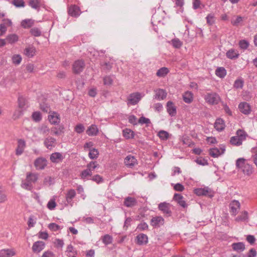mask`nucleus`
Here are the masks:
<instances>
[{
  "label": "nucleus",
  "instance_id": "680f3d73",
  "mask_svg": "<svg viewBox=\"0 0 257 257\" xmlns=\"http://www.w3.org/2000/svg\"><path fill=\"white\" fill-rule=\"evenodd\" d=\"M243 81L241 79L236 80L234 83V87L238 89L243 87Z\"/></svg>",
  "mask_w": 257,
  "mask_h": 257
},
{
  "label": "nucleus",
  "instance_id": "f704fd0d",
  "mask_svg": "<svg viewBox=\"0 0 257 257\" xmlns=\"http://www.w3.org/2000/svg\"><path fill=\"white\" fill-rule=\"evenodd\" d=\"M209 154L213 158H217L221 155L220 150L217 148L210 149L209 150Z\"/></svg>",
  "mask_w": 257,
  "mask_h": 257
},
{
  "label": "nucleus",
  "instance_id": "3c124183",
  "mask_svg": "<svg viewBox=\"0 0 257 257\" xmlns=\"http://www.w3.org/2000/svg\"><path fill=\"white\" fill-rule=\"evenodd\" d=\"M239 46L243 50L246 49L249 46V43L245 40H241L239 42Z\"/></svg>",
  "mask_w": 257,
  "mask_h": 257
},
{
  "label": "nucleus",
  "instance_id": "20e7f679",
  "mask_svg": "<svg viewBox=\"0 0 257 257\" xmlns=\"http://www.w3.org/2000/svg\"><path fill=\"white\" fill-rule=\"evenodd\" d=\"M85 63L82 60H78L74 62L72 66L73 72L75 74H79L84 69Z\"/></svg>",
  "mask_w": 257,
  "mask_h": 257
},
{
  "label": "nucleus",
  "instance_id": "bb28decb",
  "mask_svg": "<svg viewBox=\"0 0 257 257\" xmlns=\"http://www.w3.org/2000/svg\"><path fill=\"white\" fill-rule=\"evenodd\" d=\"M15 254L13 249H2L0 251V257H11Z\"/></svg>",
  "mask_w": 257,
  "mask_h": 257
},
{
  "label": "nucleus",
  "instance_id": "c03bdc74",
  "mask_svg": "<svg viewBox=\"0 0 257 257\" xmlns=\"http://www.w3.org/2000/svg\"><path fill=\"white\" fill-rule=\"evenodd\" d=\"M21 187L26 190L31 191L33 188V184H31L26 180L25 181H23L21 185Z\"/></svg>",
  "mask_w": 257,
  "mask_h": 257
},
{
  "label": "nucleus",
  "instance_id": "c85d7f7f",
  "mask_svg": "<svg viewBox=\"0 0 257 257\" xmlns=\"http://www.w3.org/2000/svg\"><path fill=\"white\" fill-rule=\"evenodd\" d=\"M35 52L36 49L33 47H27L24 50L25 55L29 58L33 57L35 55Z\"/></svg>",
  "mask_w": 257,
  "mask_h": 257
},
{
  "label": "nucleus",
  "instance_id": "1a4fd4ad",
  "mask_svg": "<svg viewBox=\"0 0 257 257\" xmlns=\"http://www.w3.org/2000/svg\"><path fill=\"white\" fill-rule=\"evenodd\" d=\"M68 14L74 17H78L80 13V9L79 7L76 5H71L68 8Z\"/></svg>",
  "mask_w": 257,
  "mask_h": 257
},
{
  "label": "nucleus",
  "instance_id": "79ce46f5",
  "mask_svg": "<svg viewBox=\"0 0 257 257\" xmlns=\"http://www.w3.org/2000/svg\"><path fill=\"white\" fill-rule=\"evenodd\" d=\"M18 39L19 37L16 34L9 35L6 38V40L8 42L11 44L17 42L18 41Z\"/></svg>",
  "mask_w": 257,
  "mask_h": 257
},
{
  "label": "nucleus",
  "instance_id": "f03ea898",
  "mask_svg": "<svg viewBox=\"0 0 257 257\" xmlns=\"http://www.w3.org/2000/svg\"><path fill=\"white\" fill-rule=\"evenodd\" d=\"M171 206L170 203L164 202L160 203L158 205V209L164 214L165 216L169 217L172 215V211L171 210Z\"/></svg>",
  "mask_w": 257,
  "mask_h": 257
},
{
  "label": "nucleus",
  "instance_id": "864d4df0",
  "mask_svg": "<svg viewBox=\"0 0 257 257\" xmlns=\"http://www.w3.org/2000/svg\"><path fill=\"white\" fill-rule=\"evenodd\" d=\"M158 136L162 140H167L169 138V133L165 131H160L158 133Z\"/></svg>",
  "mask_w": 257,
  "mask_h": 257
},
{
  "label": "nucleus",
  "instance_id": "0eeeda50",
  "mask_svg": "<svg viewBox=\"0 0 257 257\" xmlns=\"http://www.w3.org/2000/svg\"><path fill=\"white\" fill-rule=\"evenodd\" d=\"M194 193L198 196H208L210 198L213 197L211 190L208 188H198L195 189L194 190Z\"/></svg>",
  "mask_w": 257,
  "mask_h": 257
},
{
  "label": "nucleus",
  "instance_id": "37998d69",
  "mask_svg": "<svg viewBox=\"0 0 257 257\" xmlns=\"http://www.w3.org/2000/svg\"><path fill=\"white\" fill-rule=\"evenodd\" d=\"M64 127L63 125L59 126L58 128L54 127L52 128V132L56 136H59L64 132Z\"/></svg>",
  "mask_w": 257,
  "mask_h": 257
},
{
  "label": "nucleus",
  "instance_id": "de8ad7c7",
  "mask_svg": "<svg viewBox=\"0 0 257 257\" xmlns=\"http://www.w3.org/2000/svg\"><path fill=\"white\" fill-rule=\"evenodd\" d=\"M30 33L32 35L35 37H39L42 34L41 30L36 27L32 28L30 31Z\"/></svg>",
  "mask_w": 257,
  "mask_h": 257
},
{
  "label": "nucleus",
  "instance_id": "aec40b11",
  "mask_svg": "<svg viewBox=\"0 0 257 257\" xmlns=\"http://www.w3.org/2000/svg\"><path fill=\"white\" fill-rule=\"evenodd\" d=\"M123 204L127 207H132L137 205V201L134 197H127L124 199Z\"/></svg>",
  "mask_w": 257,
  "mask_h": 257
},
{
  "label": "nucleus",
  "instance_id": "338daca9",
  "mask_svg": "<svg viewBox=\"0 0 257 257\" xmlns=\"http://www.w3.org/2000/svg\"><path fill=\"white\" fill-rule=\"evenodd\" d=\"M101 65L103 67V69L109 70L112 68V63L109 62H104L103 64H101Z\"/></svg>",
  "mask_w": 257,
  "mask_h": 257
},
{
  "label": "nucleus",
  "instance_id": "b1692460",
  "mask_svg": "<svg viewBox=\"0 0 257 257\" xmlns=\"http://www.w3.org/2000/svg\"><path fill=\"white\" fill-rule=\"evenodd\" d=\"M18 101L19 107L20 108L25 109L28 107V101L24 96H20Z\"/></svg>",
  "mask_w": 257,
  "mask_h": 257
},
{
  "label": "nucleus",
  "instance_id": "2eb2a0df",
  "mask_svg": "<svg viewBox=\"0 0 257 257\" xmlns=\"http://www.w3.org/2000/svg\"><path fill=\"white\" fill-rule=\"evenodd\" d=\"M64 159L62 154L60 153L55 152L52 153L50 159L51 161L54 163H58L61 162Z\"/></svg>",
  "mask_w": 257,
  "mask_h": 257
},
{
  "label": "nucleus",
  "instance_id": "603ef678",
  "mask_svg": "<svg viewBox=\"0 0 257 257\" xmlns=\"http://www.w3.org/2000/svg\"><path fill=\"white\" fill-rule=\"evenodd\" d=\"M171 42L172 45L175 48H180L182 45V43L178 39H174Z\"/></svg>",
  "mask_w": 257,
  "mask_h": 257
},
{
  "label": "nucleus",
  "instance_id": "72a5a7b5",
  "mask_svg": "<svg viewBox=\"0 0 257 257\" xmlns=\"http://www.w3.org/2000/svg\"><path fill=\"white\" fill-rule=\"evenodd\" d=\"M123 136L126 139H133L134 137V132L128 128L123 131Z\"/></svg>",
  "mask_w": 257,
  "mask_h": 257
},
{
  "label": "nucleus",
  "instance_id": "393cba45",
  "mask_svg": "<svg viewBox=\"0 0 257 257\" xmlns=\"http://www.w3.org/2000/svg\"><path fill=\"white\" fill-rule=\"evenodd\" d=\"M214 127L218 131H221L225 127L224 120L221 118H217L214 123Z\"/></svg>",
  "mask_w": 257,
  "mask_h": 257
},
{
  "label": "nucleus",
  "instance_id": "ddd939ff",
  "mask_svg": "<svg viewBox=\"0 0 257 257\" xmlns=\"http://www.w3.org/2000/svg\"><path fill=\"white\" fill-rule=\"evenodd\" d=\"M173 200L177 202L179 205L183 208H186L187 206L185 200H183V196L178 193H175L173 197Z\"/></svg>",
  "mask_w": 257,
  "mask_h": 257
},
{
  "label": "nucleus",
  "instance_id": "473e14b6",
  "mask_svg": "<svg viewBox=\"0 0 257 257\" xmlns=\"http://www.w3.org/2000/svg\"><path fill=\"white\" fill-rule=\"evenodd\" d=\"M76 192L74 189L69 190L66 194V201L68 203H70L72 199L75 196Z\"/></svg>",
  "mask_w": 257,
  "mask_h": 257
},
{
  "label": "nucleus",
  "instance_id": "69168bd1",
  "mask_svg": "<svg viewBox=\"0 0 257 257\" xmlns=\"http://www.w3.org/2000/svg\"><path fill=\"white\" fill-rule=\"evenodd\" d=\"M56 203L55 200H53V199L50 200L47 204V207L50 210L54 209L56 207Z\"/></svg>",
  "mask_w": 257,
  "mask_h": 257
},
{
  "label": "nucleus",
  "instance_id": "09e8293b",
  "mask_svg": "<svg viewBox=\"0 0 257 257\" xmlns=\"http://www.w3.org/2000/svg\"><path fill=\"white\" fill-rule=\"evenodd\" d=\"M48 118L50 123L53 124H57L60 121V119L57 115H50Z\"/></svg>",
  "mask_w": 257,
  "mask_h": 257
},
{
  "label": "nucleus",
  "instance_id": "2f4dec72",
  "mask_svg": "<svg viewBox=\"0 0 257 257\" xmlns=\"http://www.w3.org/2000/svg\"><path fill=\"white\" fill-rule=\"evenodd\" d=\"M236 136L243 142L246 139L247 134L244 130L239 129L236 131Z\"/></svg>",
  "mask_w": 257,
  "mask_h": 257
},
{
  "label": "nucleus",
  "instance_id": "a211bd4d",
  "mask_svg": "<svg viewBox=\"0 0 257 257\" xmlns=\"http://www.w3.org/2000/svg\"><path fill=\"white\" fill-rule=\"evenodd\" d=\"M155 98L158 100H163L166 97L167 93L166 91L163 89H158L155 90Z\"/></svg>",
  "mask_w": 257,
  "mask_h": 257
},
{
  "label": "nucleus",
  "instance_id": "4d7b16f0",
  "mask_svg": "<svg viewBox=\"0 0 257 257\" xmlns=\"http://www.w3.org/2000/svg\"><path fill=\"white\" fill-rule=\"evenodd\" d=\"M32 118L35 121H39L41 120L42 117L40 112L36 111L33 113Z\"/></svg>",
  "mask_w": 257,
  "mask_h": 257
},
{
  "label": "nucleus",
  "instance_id": "a18cd8bd",
  "mask_svg": "<svg viewBox=\"0 0 257 257\" xmlns=\"http://www.w3.org/2000/svg\"><path fill=\"white\" fill-rule=\"evenodd\" d=\"M99 155L98 151L95 149H92L90 150L88 156L91 159H95L98 157Z\"/></svg>",
  "mask_w": 257,
  "mask_h": 257
},
{
  "label": "nucleus",
  "instance_id": "052dcab7",
  "mask_svg": "<svg viewBox=\"0 0 257 257\" xmlns=\"http://www.w3.org/2000/svg\"><path fill=\"white\" fill-rule=\"evenodd\" d=\"M49 228L52 230L56 231L60 229V226L55 223H51L48 225Z\"/></svg>",
  "mask_w": 257,
  "mask_h": 257
},
{
  "label": "nucleus",
  "instance_id": "bf43d9fd",
  "mask_svg": "<svg viewBox=\"0 0 257 257\" xmlns=\"http://www.w3.org/2000/svg\"><path fill=\"white\" fill-rule=\"evenodd\" d=\"M195 162L198 164H199V165H202V166H206V165H207L208 164L207 160H205V159L202 158L201 157L195 160Z\"/></svg>",
  "mask_w": 257,
  "mask_h": 257
},
{
  "label": "nucleus",
  "instance_id": "e433bc0d",
  "mask_svg": "<svg viewBox=\"0 0 257 257\" xmlns=\"http://www.w3.org/2000/svg\"><path fill=\"white\" fill-rule=\"evenodd\" d=\"M230 143L231 145L239 146L242 145V141L238 139L236 136L232 137L230 140Z\"/></svg>",
  "mask_w": 257,
  "mask_h": 257
},
{
  "label": "nucleus",
  "instance_id": "dca6fc26",
  "mask_svg": "<svg viewBox=\"0 0 257 257\" xmlns=\"http://www.w3.org/2000/svg\"><path fill=\"white\" fill-rule=\"evenodd\" d=\"M39 175L37 173L28 172L26 174V180L31 184L35 183L38 179Z\"/></svg>",
  "mask_w": 257,
  "mask_h": 257
},
{
  "label": "nucleus",
  "instance_id": "5701e85b",
  "mask_svg": "<svg viewBox=\"0 0 257 257\" xmlns=\"http://www.w3.org/2000/svg\"><path fill=\"white\" fill-rule=\"evenodd\" d=\"M86 133L89 136H95L97 135L98 129L96 125L92 124L88 128Z\"/></svg>",
  "mask_w": 257,
  "mask_h": 257
},
{
  "label": "nucleus",
  "instance_id": "39448f33",
  "mask_svg": "<svg viewBox=\"0 0 257 257\" xmlns=\"http://www.w3.org/2000/svg\"><path fill=\"white\" fill-rule=\"evenodd\" d=\"M207 102L211 104H217L220 100V97L216 93H207L205 96Z\"/></svg>",
  "mask_w": 257,
  "mask_h": 257
},
{
  "label": "nucleus",
  "instance_id": "9d476101",
  "mask_svg": "<svg viewBox=\"0 0 257 257\" xmlns=\"http://www.w3.org/2000/svg\"><path fill=\"white\" fill-rule=\"evenodd\" d=\"M166 107L167 111L170 115H171V116H174L176 115V107L172 101H168L167 103Z\"/></svg>",
  "mask_w": 257,
  "mask_h": 257
},
{
  "label": "nucleus",
  "instance_id": "412c9836",
  "mask_svg": "<svg viewBox=\"0 0 257 257\" xmlns=\"http://www.w3.org/2000/svg\"><path fill=\"white\" fill-rule=\"evenodd\" d=\"M56 143V139L51 137H49L45 139L44 144L45 147L51 150L53 147H54Z\"/></svg>",
  "mask_w": 257,
  "mask_h": 257
},
{
  "label": "nucleus",
  "instance_id": "ea45409f",
  "mask_svg": "<svg viewBox=\"0 0 257 257\" xmlns=\"http://www.w3.org/2000/svg\"><path fill=\"white\" fill-rule=\"evenodd\" d=\"M102 241L105 245L109 244L112 242V237L109 234H105L102 237Z\"/></svg>",
  "mask_w": 257,
  "mask_h": 257
},
{
  "label": "nucleus",
  "instance_id": "9b49d317",
  "mask_svg": "<svg viewBox=\"0 0 257 257\" xmlns=\"http://www.w3.org/2000/svg\"><path fill=\"white\" fill-rule=\"evenodd\" d=\"M26 147V142L23 139H19L18 140V146L16 150V154L18 156L23 154L24 149Z\"/></svg>",
  "mask_w": 257,
  "mask_h": 257
},
{
  "label": "nucleus",
  "instance_id": "cd10ccee",
  "mask_svg": "<svg viewBox=\"0 0 257 257\" xmlns=\"http://www.w3.org/2000/svg\"><path fill=\"white\" fill-rule=\"evenodd\" d=\"M239 53L237 51L234 49H230L226 52V56L230 59L237 58L239 57Z\"/></svg>",
  "mask_w": 257,
  "mask_h": 257
},
{
  "label": "nucleus",
  "instance_id": "f257e3e1",
  "mask_svg": "<svg viewBox=\"0 0 257 257\" xmlns=\"http://www.w3.org/2000/svg\"><path fill=\"white\" fill-rule=\"evenodd\" d=\"M236 166L240 169L244 174L247 176H250L253 172L252 166L246 162L243 158H239L236 160Z\"/></svg>",
  "mask_w": 257,
  "mask_h": 257
},
{
  "label": "nucleus",
  "instance_id": "f3484780",
  "mask_svg": "<svg viewBox=\"0 0 257 257\" xmlns=\"http://www.w3.org/2000/svg\"><path fill=\"white\" fill-rule=\"evenodd\" d=\"M124 164L127 167H132L137 164V161L134 156L128 155L124 159Z\"/></svg>",
  "mask_w": 257,
  "mask_h": 257
},
{
  "label": "nucleus",
  "instance_id": "a19ab883",
  "mask_svg": "<svg viewBox=\"0 0 257 257\" xmlns=\"http://www.w3.org/2000/svg\"><path fill=\"white\" fill-rule=\"evenodd\" d=\"M168 72L169 70L167 68L162 67L157 71L156 75L159 77H164L167 75Z\"/></svg>",
  "mask_w": 257,
  "mask_h": 257
},
{
  "label": "nucleus",
  "instance_id": "8fccbe9b",
  "mask_svg": "<svg viewBox=\"0 0 257 257\" xmlns=\"http://www.w3.org/2000/svg\"><path fill=\"white\" fill-rule=\"evenodd\" d=\"M90 170L87 169L82 171L80 174V177L82 179H88V177L91 176L92 174L89 172Z\"/></svg>",
  "mask_w": 257,
  "mask_h": 257
},
{
  "label": "nucleus",
  "instance_id": "c9c22d12",
  "mask_svg": "<svg viewBox=\"0 0 257 257\" xmlns=\"http://www.w3.org/2000/svg\"><path fill=\"white\" fill-rule=\"evenodd\" d=\"M215 74L220 78H223L226 74V71L223 67H219L216 69Z\"/></svg>",
  "mask_w": 257,
  "mask_h": 257
},
{
  "label": "nucleus",
  "instance_id": "49530a36",
  "mask_svg": "<svg viewBox=\"0 0 257 257\" xmlns=\"http://www.w3.org/2000/svg\"><path fill=\"white\" fill-rule=\"evenodd\" d=\"M243 21V18L241 16H237L235 19L231 20V24L234 26H238Z\"/></svg>",
  "mask_w": 257,
  "mask_h": 257
},
{
  "label": "nucleus",
  "instance_id": "423d86ee",
  "mask_svg": "<svg viewBox=\"0 0 257 257\" xmlns=\"http://www.w3.org/2000/svg\"><path fill=\"white\" fill-rule=\"evenodd\" d=\"M47 165V160L43 157L36 159L34 162V166L37 170H43Z\"/></svg>",
  "mask_w": 257,
  "mask_h": 257
},
{
  "label": "nucleus",
  "instance_id": "4be33fe9",
  "mask_svg": "<svg viewBox=\"0 0 257 257\" xmlns=\"http://www.w3.org/2000/svg\"><path fill=\"white\" fill-rule=\"evenodd\" d=\"M45 246V243L42 241H37L35 242L32 246V249L34 252H40L43 249Z\"/></svg>",
  "mask_w": 257,
  "mask_h": 257
},
{
  "label": "nucleus",
  "instance_id": "7ed1b4c3",
  "mask_svg": "<svg viewBox=\"0 0 257 257\" xmlns=\"http://www.w3.org/2000/svg\"><path fill=\"white\" fill-rule=\"evenodd\" d=\"M142 96L139 92H135L130 94L127 97V104L136 105L141 100Z\"/></svg>",
  "mask_w": 257,
  "mask_h": 257
},
{
  "label": "nucleus",
  "instance_id": "5fc2aeb1",
  "mask_svg": "<svg viewBox=\"0 0 257 257\" xmlns=\"http://www.w3.org/2000/svg\"><path fill=\"white\" fill-rule=\"evenodd\" d=\"M12 61L14 64L18 65L22 61V57L20 55H15L12 57Z\"/></svg>",
  "mask_w": 257,
  "mask_h": 257
},
{
  "label": "nucleus",
  "instance_id": "e2e57ef3",
  "mask_svg": "<svg viewBox=\"0 0 257 257\" xmlns=\"http://www.w3.org/2000/svg\"><path fill=\"white\" fill-rule=\"evenodd\" d=\"M85 130L84 126L82 124H78L75 127V131L78 134H81L84 132Z\"/></svg>",
  "mask_w": 257,
  "mask_h": 257
},
{
  "label": "nucleus",
  "instance_id": "774afa93",
  "mask_svg": "<svg viewBox=\"0 0 257 257\" xmlns=\"http://www.w3.org/2000/svg\"><path fill=\"white\" fill-rule=\"evenodd\" d=\"M139 122L141 124L146 123L147 124L151 123L150 120L148 118H146L144 116H141L139 120Z\"/></svg>",
  "mask_w": 257,
  "mask_h": 257
},
{
  "label": "nucleus",
  "instance_id": "13d9d810",
  "mask_svg": "<svg viewBox=\"0 0 257 257\" xmlns=\"http://www.w3.org/2000/svg\"><path fill=\"white\" fill-rule=\"evenodd\" d=\"M113 82L112 78L110 76H107L103 78V83L106 85H110Z\"/></svg>",
  "mask_w": 257,
  "mask_h": 257
},
{
  "label": "nucleus",
  "instance_id": "f8f14e48",
  "mask_svg": "<svg viewBox=\"0 0 257 257\" xmlns=\"http://www.w3.org/2000/svg\"><path fill=\"white\" fill-rule=\"evenodd\" d=\"M148 238L146 234L140 233L136 236V242L141 245L146 244L148 243Z\"/></svg>",
  "mask_w": 257,
  "mask_h": 257
},
{
  "label": "nucleus",
  "instance_id": "7c9ffc66",
  "mask_svg": "<svg viewBox=\"0 0 257 257\" xmlns=\"http://www.w3.org/2000/svg\"><path fill=\"white\" fill-rule=\"evenodd\" d=\"M183 100L187 103H190L193 101V94L190 91H187L183 95Z\"/></svg>",
  "mask_w": 257,
  "mask_h": 257
},
{
  "label": "nucleus",
  "instance_id": "0e129e2a",
  "mask_svg": "<svg viewBox=\"0 0 257 257\" xmlns=\"http://www.w3.org/2000/svg\"><path fill=\"white\" fill-rule=\"evenodd\" d=\"M148 228V225L146 222H142L139 224L137 228L139 231H143Z\"/></svg>",
  "mask_w": 257,
  "mask_h": 257
},
{
  "label": "nucleus",
  "instance_id": "6e6d98bb",
  "mask_svg": "<svg viewBox=\"0 0 257 257\" xmlns=\"http://www.w3.org/2000/svg\"><path fill=\"white\" fill-rule=\"evenodd\" d=\"M12 4L16 7H24L25 6L23 0H13Z\"/></svg>",
  "mask_w": 257,
  "mask_h": 257
},
{
  "label": "nucleus",
  "instance_id": "4468645a",
  "mask_svg": "<svg viewBox=\"0 0 257 257\" xmlns=\"http://www.w3.org/2000/svg\"><path fill=\"white\" fill-rule=\"evenodd\" d=\"M164 223V219L162 216H155L151 220V224L154 227H159Z\"/></svg>",
  "mask_w": 257,
  "mask_h": 257
},
{
  "label": "nucleus",
  "instance_id": "4c0bfd02",
  "mask_svg": "<svg viewBox=\"0 0 257 257\" xmlns=\"http://www.w3.org/2000/svg\"><path fill=\"white\" fill-rule=\"evenodd\" d=\"M29 5L33 9L38 10L40 6V0H30Z\"/></svg>",
  "mask_w": 257,
  "mask_h": 257
},
{
  "label": "nucleus",
  "instance_id": "6e6552de",
  "mask_svg": "<svg viewBox=\"0 0 257 257\" xmlns=\"http://www.w3.org/2000/svg\"><path fill=\"white\" fill-rule=\"evenodd\" d=\"M238 109L242 113L248 115L251 112V107L250 105L246 102H242L238 105Z\"/></svg>",
  "mask_w": 257,
  "mask_h": 257
},
{
  "label": "nucleus",
  "instance_id": "6ab92c4d",
  "mask_svg": "<svg viewBox=\"0 0 257 257\" xmlns=\"http://www.w3.org/2000/svg\"><path fill=\"white\" fill-rule=\"evenodd\" d=\"M230 208L232 214L233 215H236L240 208L239 202L237 200L232 201L230 204Z\"/></svg>",
  "mask_w": 257,
  "mask_h": 257
},
{
  "label": "nucleus",
  "instance_id": "a878e982",
  "mask_svg": "<svg viewBox=\"0 0 257 257\" xmlns=\"http://www.w3.org/2000/svg\"><path fill=\"white\" fill-rule=\"evenodd\" d=\"M232 247L234 250L238 252L242 251L245 248L244 244L241 242L232 243Z\"/></svg>",
  "mask_w": 257,
  "mask_h": 257
},
{
  "label": "nucleus",
  "instance_id": "58836bf2",
  "mask_svg": "<svg viewBox=\"0 0 257 257\" xmlns=\"http://www.w3.org/2000/svg\"><path fill=\"white\" fill-rule=\"evenodd\" d=\"M99 167V165L96 162L91 161L86 166L87 170H90L89 172L92 174V172L95 168Z\"/></svg>",
  "mask_w": 257,
  "mask_h": 257
},
{
  "label": "nucleus",
  "instance_id": "c756f323",
  "mask_svg": "<svg viewBox=\"0 0 257 257\" xmlns=\"http://www.w3.org/2000/svg\"><path fill=\"white\" fill-rule=\"evenodd\" d=\"M34 21L32 19H25L21 22V26L25 29L31 28L33 26Z\"/></svg>",
  "mask_w": 257,
  "mask_h": 257
}]
</instances>
